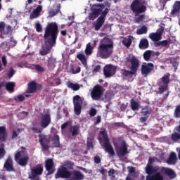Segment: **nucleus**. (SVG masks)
Masks as SVG:
<instances>
[{
  "label": "nucleus",
  "mask_w": 180,
  "mask_h": 180,
  "mask_svg": "<svg viewBox=\"0 0 180 180\" xmlns=\"http://www.w3.org/2000/svg\"><path fill=\"white\" fill-rule=\"evenodd\" d=\"M77 58L81 61L83 65H86V57H85V55L79 53L77 55Z\"/></svg>",
  "instance_id": "39"
},
{
  "label": "nucleus",
  "mask_w": 180,
  "mask_h": 180,
  "mask_svg": "<svg viewBox=\"0 0 180 180\" xmlns=\"http://www.w3.org/2000/svg\"><path fill=\"white\" fill-rule=\"evenodd\" d=\"M148 46H150V44L148 43V40L147 39H141L139 45L141 50H146V49H148Z\"/></svg>",
  "instance_id": "31"
},
{
  "label": "nucleus",
  "mask_w": 180,
  "mask_h": 180,
  "mask_svg": "<svg viewBox=\"0 0 180 180\" xmlns=\"http://www.w3.org/2000/svg\"><path fill=\"white\" fill-rule=\"evenodd\" d=\"M105 24V21L103 20H101V18H97L96 22L93 24V26L94 27V30L98 32L102 26Z\"/></svg>",
  "instance_id": "29"
},
{
  "label": "nucleus",
  "mask_w": 180,
  "mask_h": 180,
  "mask_svg": "<svg viewBox=\"0 0 180 180\" xmlns=\"http://www.w3.org/2000/svg\"><path fill=\"white\" fill-rule=\"evenodd\" d=\"M105 92V89L101 84H97L94 86L91 92V96L93 101H100L101 98L103 96V93Z\"/></svg>",
  "instance_id": "6"
},
{
  "label": "nucleus",
  "mask_w": 180,
  "mask_h": 180,
  "mask_svg": "<svg viewBox=\"0 0 180 180\" xmlns=\"http://www.w3.org/2000/svg\"><path fill=\"white\" fill-rule=\"evenodd\" d=\"M72 174V180H83L85 178V176H84V174L78 170L73 171Z\"/></svg>",
  "instance_id": "30"
},
{
  "label": "nucleus",
  "mask_w": 180,
  "mask_h": 180,
  "mask_svg": "<svg viewBox=\"0 0 180 180\" xmlns=\"http://www.w3.org/2000/svg\"><path fill=\"white\" fill-rule=\"evenodd\" d=\"M154 71V64L152 63H143L141 68V72L143 77L150 75Z\"/></svg>",
  "instance_id": "13"
},
{
  "label": "nucleus",
  "mask_w": 180,
  "mask_h": 180,
  "mask_svg": "<svg viewBox=\"0 0 180 180\" xmlns=\"http://www.w3.org/2000/svg\"><path fill=\"white\" fill-rule=\"evenodd\" d=\"M102 68V66L101 65H97L95 66V68L93 70V72H99L101 71V69Z\"/></svg>",
  "instance_id": "62"
},
{
  "label": "nucleus",
  "mask_w": 180,
  "mask_h": 180,
  "mask_svg": "<svg viewBox=\"0 0 180 180\" xmlns=\"http://www.w3.org/2000/svg\"><path fill=\"white\" fill-rule=\"evenodd\" d=\"M109 13V8H105L103 11H101V16L98 17V19H101V20H106V15Z\"/></svg>",
  "instance_id": "40"
},
{
  "label": "nucleus",
  "mask_w": 180,
  "mask_h": 180,
  "mask_svg": "<svg viewBox=\"0 0 180 180\" xmlns=\"http://www.w3.org/2000/svg\"><path fill=\"white\" fill-rule=\"evenodd\" d=\"M147 27L143 25L139 30H137V34H146L147 33Z\"/></svg>",
  "instance_id": "45"
},
{
  "label": "nucleus",
  "mask_w": 180,
  "mask_h": 180,
  "mask_svg": "<svg viewBox=\"0 0 180 180\" xmlns=\"http://www.w3.org/2000/svg\"><path fill=\"white\" fill-rule=\"evenodd\" d=\"M65 167H67V168H68V169H72L74 168V162H72L70 160H67L65 162Z\"/></svg>",
  "instance_id": "50"
},
{
  "label": "nucleus",
  "mask_w": 180,
  "mask_h": 180,
  "mask_svg": "<svg viewBox=\"0 0 180 180\" xmlns=\"http://www.w3.org/2000/svg\"><path fill=\"white\" fill-rule=\"evenodd\" d=\"M94 51V47L91 45V42H89L85 49V54L86 56H91L92 54V52Z\"/></svg>",
  "instance_id": "36"
},
{
  "label": "nucleus",
  "mask_w": 180,
  "mask_h": 180,
  "mask_svg": "<svg viewBox=\"0 0 180 180\" xmlns=\"http://www.w3.org/2000/svg\"><path fill=\"white\" fill-rule=\"evenodd\" d=\"M68 87L70 88V89H73L74 91H79V84H74L72 82H68Z\"/></svg>",
  "instance_id": "38"
},
{
  "label": "nucleus",
  "mask_w": 180,
  "mask_h": 180,
  "mask_svg": "<svg viewBox=\"0 0 180 180\" xmlns=\"http://www.w3.org/2000/svg\"><path fill=\"white\" fill-rule=\"evenodd\" d=\"M145 19H146V15L142 14V15H140L139 17H137L135 19V21H136V23H141V22H143Z\"/></svg>",
  "instance_id": "47"
},
{
  "label": "nucleus",
  "mask_w": 180,
  "mask_h": 180,
  "mask_svg": "<svg viewBox=\"0 0 180 180\" xmlns=\"http://www.w3.org/2000/svg\"><path fill=\"white\" fill-rule=\"evenodd\" d=\"M25 99L26 98L23 95H18L14 97V101L15 102H23Z\"/></svg>",
  "instance_id": "48"
},
{
  "label": "nucleus",
  "mask_w": 180,
  "mask_h": 180,
  "mask_svg": "<svg viewBox=\"0 0 180 180\" xmlns=\"http://www.w3.org/2000/svg\"><path fill=\"white\" fill-rule=\"evenodd\" d=\"M114 147L118 157H124L127 154H129L128 146L126 141L123 140L121 143V146L119 147L115 143H114Z\"/></svg>",
  "instance_id": "9"
},
{
  "label": "nucleus",
  "mask_w": 180,
  "mask_h": 180,
  "mask_svg": "<svg viewBox=\"0 0 180 180\" xmlns=\"http://www.w3.org/2000/svg\"><path fill=\"white\" fill-rule=\"evenodd\" d=\"M165 174L168 175V176H171V178H175V172H174V170L172 169H166Z\"/></svg>",
  "instance_id": "44"
},
{
  "label": "nucleus",
  "mask_w": 180,
  "mask_h": 180,
  "mask_svg": "<svg viewBox=\"0 0 180 180\" xmlns=\"http://www.w3.org/2000/svg\"><path fill=\"white\" fill-rule=\"evenodd\" d=\"M14 75H15V70H13V68H11L10 71L8 73V77H9V78H12Z\"/></svg>",
  "instance_id": "60"
},
{
  "label": "nucleus",
  "mask_w": 180,
  "mask_h": 180,
  "mask_svg": "<svg viewBox=\"0 0 180 180\" xmlns=\"http://www.w3.org/2000/svg\"><path fill=\"white\" fill-rule=\"evenodd\" d=\"M15 86H16V84L13 82H9L6 84V89L10 94L15 92Z\"/></svg>",
  "instance_id": "32"
},
{
  "label": "nucleus",
  "mask_w": 180,
  "mask_h": 180,
  "mask_svg": "<svg viewBox=\"0 0 180 180\" xmlns=\"http://www.w3.org/2000/svg\"><path fill=\"white\" fill-rule=\"evenodd\" d=\"M122 44L125 46V47H130V46H131V39L130 38L124 39L122 41Z\"/></svg>",
  "instance_id": "46"
},
{
  "label": "nucleus",
  "mask_w": 180,
  "mask_h": 180,
  "mask_svg": "<svg viewBox=\"0 0 180 180\" xmlns=\"http://www.w3.org/2000/svg\"><path fill=\"white\" fill-rule=\"evenodd\" d=\"M58 36V25L57 22H49L45 28L44 39L45 40V47H42L39 51L41 56L50 54L53 45L56 44Z\"/></svg>",
  "instance_id": "1"
},
{
  "label": "nucleus",
  "mask_w": 180,
  "mask_h": 180,
  "mask_svg": "<svg viewBox=\"0 0 180 180\" xmlns=\"http://www.w3.org/2000/svg\"><path fill=\"white\" fill-rule=\"evenodd\" d=\"M171 140L172 141H179L180 133L179 132H174L173 134H172Z\"/></svg>",
  "instance_id": "42"
},
{
  "label": "nucleus",
  "mask_w": 180,
  "mask_h": 180,
  "mask_svg": "<svg viewBox=\"0 0 180 180\" xmlns=\"http://www.w3.org/2000/svg\"><path fill=\"white\" fill-rule=\"evenodd\" d=\"M151 114V109L148 108V106L144 107L142 108L141 111V115L142 116H148V117H150V115Z\"/></svg>",
  "instance_id": "35"
},
{
  "label": "nucleus",
  "mask_w": 180,
  "mask_h": 180,
  "mask_svg": "<svg viewBox=\"0 0 180 180\" xmlns=\"http://www.w3.org/2000/svg\"><path fill=\"white\" fill-rule=\"evenodd\" d=\"M146 172L148 175L151 176L153 174L157 172V169H155V167H153V165L147 164L146 167Z\"/></svg>",
  "instance_id": "33"
},
{
  "label": "nucleus",
  "mask_w": 180,
  "mask_h": 180,
  "mask_svg": "<svg viewBox=\"0 0 180 180\" xmlns=\"http://www.w3.org/2000/svg\"><path fill=\"white\" fill-rule=\"evenodd\" d=\"M39 144L41 146L42 151H47L50 148V138L47 135L41 134L39 135Z\"/></svg>",
  "instance_id": "11"
},
{
  "label": "nucleus",
  "mask_w": 180,
  "mask_h": 180,
  "mask_svg": "<svg viewBox=\"0 0 180 180\" xmlns=\"http://www.w3.org/2000/svg\"><path fill=\"white\" fill-rule=\"evenodd\" d=\"M74 112L77 116L81 115L82 110V99L79 95H76L73 97Z\"/></svg>",
  "instance_id": "10"
},
{
  "label": "nucleus",
  "mask_w": 180,
  "mask_h": 180,
  "mask_svg": "<svg viewBox=\"0 0 180 180\" xmlns=\"http://www.w3.org/2000/svg\"><path fill=\"white\" fill-rule=\"evenodd\" d=\"M162 33H164V29L161 28L158 30V32L150 33L149 37L153 41H160L162 39Z\"/></svg>",
  "instance_id": "18"
},
{
  "label": "nucleus",
  "mask_w": 180,
  "mask_h": 180,
  "mask_svg": "<svg viewBox=\"0 0 180 180\" xmlns=\"http://www.w3.org/2000/svg\"><path fill=\"white\" fill-rule=\"evenodd\" d=\"M91 13L89 15V20H95L101 15V13H102V8H99L98 5H94L91 8Z\"/></svg>",
  "instance_id": "16"
},
{
  "label": "nucleus",
  "mask_w": 180,
  "mask_h": 180,
  "mask_svg": "<svg viewBox=\"0 0 180 180\" xmlns=\"http://www.w3.org/2000/svg\"><path fill=\"white\" fill-rule=\"evenodd\" d=\"M71 175H72V174L68 170V168L62 166L58 169L57 172L55 174V178L56 179H59V178L69 179V178H71Z\"/></svg>",
  "instance_id": "8"
},
{
  "label": "nucleus",
  "mask_w": 180,
  "mask_h": 180,
  "mask_svg": "<svg viewBox=\"0 0 180 180\" xmlns=\"http://www.w3.org/2000/svg\"><path fill=\"white\" fill-rule=\"evenodd\" d=\"M143 58L145 60V61H150V59L151 58V56H153V51H146L143 53Z\"/></svg>",
  "instance_id": "37"
},
{
  "label": "nucleus",
  "mask_w": 180,
  "mask_h": 180,
  "mask_svg": "<svg viewBox=\"0 0 180 180\" xmlns=\"http://www.w3.org/2000/svg\"><path fill=\"white\" fill-rule=\"evenodd\" d=\"M131 11L135 13V16H139L140 13H144L147 11V6L141 5L140 0H134L130 6Z\"/></svg>",
  "instance_id": "5"
},
{
  "label": "nucleus",
  "mask_w": 180,
  "mask_h": 180,
  "mask_svg": "<svg viewBox=\"0 0 180 180\" xmlns=\"http://www.w3.org/2000/svg\"><path fill=\"white\" fill-rule=\"evenodd\" d=\"M176 153L172 152L167 160V163L169 164V165H175V164H176Z\"/></svg>",
  "instance_id": "24"
},
{
  "label": "nucleus",
  "mask_w": 180,
  "mask_h": 180,
  "mask_svg": "<svg viewBox=\"0 0 180 180\" xmlns=\"http://www.w3.org/2000/svg\"><path fill=\"white\" fill-rule=\"evenodd\" d=\"M37 91V84L35 82H31L28 84L27 94H34Z\"/></svg>",
  "instance_id": "25"
},
{
  "label": "nucleus",
  "mask_w": 180,
  "mask_h": 180,
  "mask_svg": "<svg viewBox=\"0 0 180 180\" xmlns=\"http://www.w3.org/2000/svg\"><path fill=\"white\" fill-rule=\"evenodd\" d=\"M5 27H6V24L5 22L1 21L0 22V34H3V33L5 32Z\"/></svg>",
  "instance_id": "51"
},
{
  "label": "nucleus",
  "mask_w": 180,
  "mask_h": 180,
  "mask_svg": "<svg viewBox=\"0 0 180 180\" xmlns=\"http://www.w3.org/2000/svg\"><path fill=\"white\" fill-rule=\"evenodd\" d=\"M100 134L103 136V149L106 153L110 154V157H115V150L113 149V146L110 144V141L109 140V136H108V132L106 129H101L100 131Z\"/></svg>",
  "instance_id": "4"
},
{
  "label": "nucleus",
  "mask_w": 180,
  "mask_h": 180,
  "mask_svg": "<svg viewBox=\"0 0 180 180\" xmlns=\"http://www.w3.org/2000/svg\"><path fill=\"white\" fill-rule=\"evenodd\" d=\"M36 31L38 32V33H40L43 32V28L41 27V25L39 24V22H37L35 25Z\"/></svg>",
  "instance_id": "57"
},
{
  "label": "nucleus",
  "mask_w": 180,
  "mask_h": 180,
  "mask_svg": "<svg viewBox=\"0 0 180 180\" xmlns=\"http://www.w3.org/2000/svg\"><path fill=\"white\" fill-rule=\"evenodd\" d=\"M48 67L49 68H54V59L53 58H49Z\"/></svg>",
  "instance_id": "52"
},
{
  "label": "nucleus",
  "mask_w": 180,
  "mask_h": 180,
  "mask_svg": "<svg viewBox=\"0 0 180 180\" xmlns=\"http://www.w3.org/2000/svg\"><path fill=\"white\" fill-rule=\"evenodd\" d=\"M70 132L72 136L74 137L79 134V125H74L70 128Z\"/></svg>",
  "instance_id": "34"
},
{
  "label": "nucleus",
  "mask_w": 180,
  "mask_h": 180,
  "mask_svg": "<svg viewBox=\"0 0 180 180\" xmlns=\"http://www.w3.org/2000/svg\"><path fill=\"white\" fill-rule=\"evenodd\" d=\"M22 153H23L22 150L17 151L14 155V160L18 164V165H20V167H26L29 162V156H25L20 158L22 156Z\"/></svg>",
  "instance_id": "12"
},
{
  "label": "nucleus",
  "mask_w": 180,
  "mask_h": 180,
  "mask_svg": "<svg viewBox=\"0 0 180 180\" xmlns=\"http://www.w3.org/2000/svg\"><path fill=\"white\" fill-rule=\"evenodd\" d=\"M51 123V115L50 113L44 114L41 116L40 126L41 129H47Z\"/></svg>",
  "instance_id": "14"
},
{
  "label": "nucleus",
  "mask_w": 180,
  "mask_h": 180,
  "mask_svg": "<svg viewBox=\"0 0 180 180\" xmlns=\"http://www.w3.org/2000/svg\"><path fill=\"white\" fill-rule=\"evenodd\" d=\"M113 53V41L112 39L104 37L100 41L97 49V54L101 58H109Z\"/></svg>",
  "instance_id": "2"
},
{
  "label": "nucleus",
  "mask_w": 180,
  "mask_h": 180,
  "mask_svg": "<svg viewBox=\"0 0 180 180\" xmlns=\"http://www.w3.org/2000/svg\"><path fill=\"white\" fill-rule=\"evenodd\" d=\"M1 63L3 64V67H6L8 65V60L6 59V56L4 55L1 57Z\"/></svg>",
  "instance_id": "54"
},
{
  "label": "nucleus",
  "mask_w": 180,
  "mask_h": 180,
  "mask_svg": "<svg viewBox=\"0 0 180 180\" xmlns=\"http://www.w3.org/2000/svg\"><path fill=\"white\" fill-rule=\"evenodd\" d=\"M52 147L55 148H60L61 145L60 144V136L57 134H54L52 139Z\"/></svg>",
  "instance_id": "27"
},
{
  "label": "nucleus",
  "mask_w": 180,
  "mask_h": 180,
  "mask_svg": "<svg viewBox=\"0 0 180 180\" xmlns=\"http://www.w3.org/2000/svg\"><path fill=\"white\" fill-rule=\"evenodd\" d=\"M96 112H97L96 109L92 108L89 111V115L90 116L94 117L96 115Z\"/></svg>",
  "instance_id": "63"
},
{
  "label": "nucleus",
  "mask_w": 180,
  "mask_h": 180,
  "mask_svg": "<svg viewBox=\"0 0 180 180\" xmlns=\"http://www.w3.org/2000/svg\"><path fill=\"white\" fill-rule=\"evenodd\" d=\"M163 84L159 86V94H164L165 91H168V84H169V75H165L161 78Z\"/></svg>",
  "instance_id": "15"
},
{
  "label": "nucleus",
  "mask_w": 180,
  "mask_h": 180,
  "mask_svg": "<svg viewBox=\"0 0 180 180\" xmlns=\"http://www.w3.org/2000/svg\"><path fill=\"white\" fill-rule=\"evenodd\" d=\"M53 167H54V162H53V159H48L46 160L45 168L46 171H48V175L54 174V169H53Z\"/></svg>",
  "instance_id": "19"
},
{
  "label": "nucleus",
  "mask_w": 180,
  "mask_h": 180,
  "mask_svg": "<svg viewBox=\"0 0 180 180\" xmlns=\"http://www.w3.org/2000/svg\"><path fill=\"white\" fill-rule=\"evenodd\" d=\"M61 4H58L56 5V9L54 11V9H51L49 11V18H53V16H56V15H58V13H61Z\"/></svg>",
  "instance_id": "26"
},
{
  "label": "nucleus",
  "mask_w": 180,
  "mask_h": 180,
  "mask_svg": "<svg viewBox=\"0 0 180 180\" xmlns=\"http://www.w3.org/2000/svg\"><path fill=\"white\" fill-rule=\"evenodd\" d=\"M115 72H116V70H115L112 65H106L103 68V74L105 78H110Z\"/></svg>",
  "instance_id": "17"
},
{
  "label": "nucleus",
  "mask_w": 180,
  "mask_h": 180,
  "mask_svg": "<svg viewBox=\"0 0 180 180\" xmlns=\"http://www.w3.org/2000/svg\"><path fill=\"white\" fill-rule=\"evenodd\" d=\"M5 144L1 143V148H0V160H2L4 157H5V155L6 154V150H5Z\"/></svg>",
  "instance_id": "43"
},
{
  "label": "nucleus",
  "mask_w": 180,
  "mask_h": 180,
  "mask_svg": "<svg viewBox=\"0 0 180 180\" xmlns=\"http://www.w3.org/2000/svg\"><path fill=\"white\" fill-rule=\"evenodd\" d=\"M70 72L72 74H79V72H81V68L79 66L76 68V70L74 69V68H71Z\"/></svg>",
  "instance_id": "53"
},
{
  "label": "nucleus",
  "mask_w": 180,
  "mask_h": 180,
  "mask_svg": "<svg viewBox=\"0 0 180 180\" xmlns=\"http://www.w3.org/2000/svg\"><path fill=\"white\" fill-rule=\"evenodd\" d=\"M127 169L129 174H134L136 172V168L134 167H128Z\"/></svg>",
  "instance_id": "64"
},
{
  "label": "nucleus",
  "mask_w": 180,
  "mask_h": 180,
  "mask_svg": "<svg viewBox=\"0 0 180 180\" xmlns=\"http://www.w3.org/2000/svg\"><path fill=\"white\" fill-rule=\"evenodd\" d=\"M131 109L134 111L139 110V103H137L134 99L131 100Z\"/></svg>",
  "instance_id": "41"
},
{
  "label": "nucleus",
  "mask_w": 180,
  "mask_h": 180,
  "mask_svg": "<svg viewBox=\"0 0 180 180\" xmlns=\"http://www.w3.org/2000/svg\"><path fill=\"white\" fill-rule=\"evenodd\" d=\"M146 180H164V176L161 175V172H157L152 176H146Z\"/></svg>",
  "instance_id": "28"
},
{
  "label": "nucleus",
  "mask_w": 180,
  "mask_h": 180,
  "mask_svg": "<svg viewBox=\"0 0 180 180\" xmlns=\"http://www.w3.org/2000/svg\"><path fill=\"white\" fill-rule=\"evenodd\" d=\"M8 140V131L5 126H0V141L6 143Z\"/></svg>",
  "instance_id": "20"
},
{
  "label": "nucleus",
  "mask_w": 180,
  "mask_h": 180,
  "mask_svg": "<svg viewBox=\"0 0 180 180\" xmlns=\"http://www.w3.org/2000/svg\"><path fill=\"white\" fill-rule=\"evenodd\" d=\"M12 32H13L12 26L7 25L6 27V32H5L4 34H9L10 33H12Z\"/></svg>",
  "instance_id": "58"
},
{
  "label": "nucleus",
  "mask_w": 180,
  "mask_h": 180,
  "mask_svg": "<svg viewBox=\"0 0 180 180\" xmlns=\"http://www.w3.org/2000/svg\"><path fill=\"white\" fill-rule=\"evenodd\" d=\"M180 14V1H176L173 5V9L170 13L171 16Z\"/></svg>",
  "instance_id": "23"
},
{
  "label": "nucleus",
  "mask_w": 180,
  "mask_h": 180,
  "mask_svg": "<svg viewBox=\"0 0 180 180\" xmlns=\"http://www.w3.org/2000/svg\"><path fill=\"white\" fill-rule=\"evenodd\" d=\"M43 165H38L35 167L31 169L30 174H29L30 179L40 180V175H43Z\"/></svg>",
  "instance_id": "7"
},
{
  "label": "nucleus",
  "mask_w": 180,
  "mask_h": 180,
  "mask_svg": "<svg viewBox=\"0 0 180 180\" xmlns=\"http://www.w3.org/2000/svg\"><path fill=\"white\" fill-rule=\"evenodd\" d=\"M87 147L88 148H94V142L91 138H88L87 139Z\"/></svg>",
  "instance_id": "55"
},
{
  "label": "nucleus",
  "mask_w": 180,
  "mask_h": 180,
  "mask_svg": "<svg viewBox=\"0 0 180 180\" xmlns=\"http://www.w3.org/2000/svg\"><path fill=\"white\" fill-rule=\"evenodd\" d=\"M31 130L34 131V133H41L42 130L39 129L37 127H32Z\"/></svg>",
  "instance_id": "61"
},
{
  "label": "nucleus",
  "mask_w": 180,
  "mask_h": 180,
  "mask_svg": "<svg viewBox=\"0 0 180 180\" xmlns=\"http://www.w3.org/2000/svg\"><path fill=\"white\" fill-rule=\"evenodd\" d=\"M43 11V6L41 5H39L36 9L33 11V12L30 14V19H37V18H39L40 16V13Z\"/></svg>",
  "instance_id": "22"
},
{
  "label": "nucleus",
  "mask_w": 180,
  "mask_h": 180,
  "mask_svg": "<svg viewBox=\"0 0 180 180\" xmlns=\"http://www.w3.org/2000/svg\"><path fill=\"white\" fill-rule=\"evenodd\" d=\"M101 156L98 155H96L94 156V162H95V164H101Z\"/></svg>",
  "instance_id": "59"
},
{
  "label": "nucleus",
  "mask_w": 180,
  "mask_h": 180,
  "mask_svg": "<svg viewBox=\"0 0 180 180\" xmlns=\"http://www.w3.org/2000/svg\"><path fill=\"white\" fill-rule=\"evenodd\" d=\"M34 68L37 71H39V72H44V68H43L40 65H35Z\"/></svg>",
  "instance_id": "56"
},
{
  "label": "nucleus",
  "mask_w": 180,
  "mask_h": 180,
  "mask_svg": "<svg viewBox=\"0 0 180 180\" xmlns=\"http://www.w3.org/2000/svg\"><path fill=\"white\" fill-rule=\"evenodd\" d=\"M129 63L131 64V66L129 67L130 70L126 69L122 70V75H124V77L134 75V74L139 71V68H140V60H139V59L133 54H129L125 58V64H128Z\"/></svg>",
  "instance_id": "3"
},
{
  "label": "nucleus",
  "mask_w": 180,
  "mask_h": 180,
  "mask_svg": "<svg viewBox=\"0 0 180 180\" xmlns=\"http://www.w3.org/2000/svg\"><path fill=\"white\" fill-rule=\"evenodd\" d=\"M4 167L6 171H8L9 172H11V171H15L13 169V160H12V158H11V156L8 157Z\"/></svg>",
  "instance_id": "21"
},
{
  "label": "nucleus",
  "mask_w": 180,
  "mask_h": 180,
  "mask_svg": "<svg viewBox=\"0 0 180 180\" xmlns=\"http://www.w3.org/2000/svg\"><path fill=\"white\" fill-rule=\"evenodd\" d=\"M174 117L179 119L180 117V104L177 105L174 110Z\"/></svg>",
  "instance_id": "49"
}]
</instances>
